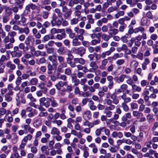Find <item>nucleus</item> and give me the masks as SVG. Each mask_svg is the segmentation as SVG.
<instances>
[{
    "label": "nucleus",
    "mask_w": 158,
    "mask_h": 158,
    "mask_svg": "<svg viewBox=\"0 0 158 158\" xmlns=\"http://www.w3.org/2000/svg\"><path fill=\"white\" fill-rule=\"evenodd\" d=\"M90 103L89 107L90 109L93 110H95L97 108V107L94 105V102L92 100H91L90 101Z\"/></svg>",
    "instance_id": "31"
},
{
    "label": "nucleus",
    "mask_w": 158,
    "mask_h": 158,
    "mask_svg": "<svg viewBox=\"0 0 158 158\" xmlns=\"http://www.w3.org/2000/svg\"><path fill=\"white\" fill-rule=\"evenodd\" d=\"M6 60H7L6 57L5 55H2L0 59V64L4 62Z\"/></svg>",
    "instance_id": "61"
},
{
    "label": "nucleus",
    "mask_w": 158,
    "mask_h": 158,
    "mask_svg": "<svg viewBox=\"0 0 158 158\" xmlns=\"http://www.w3.org/2000/svg\"><path fill=\"white\" fill-rule=\"evenodd\" d=\"M106 98L108 99L110 98L112 99L116 94L114 93L111 94L110 92H108L106 93Z\"/></svg>",
    "instance_id": "30"
},
{
    "label": "nucleus",
    "mask_w": 158,
    "mask_h": 158,
    "mask_svg": "<svg viewBox=\"0 0 158 158\" xmlns=\"http://www.w3.org/2000/svg\"><path fill=\"white\" fill-rule=\"evenodd\" d=\"M50 34L48 35H45L42 41L43 42H45L48 41L50 39Z\"/></svg>",
    "instance_id": "38"
},
{
    "label": "nucleus",
    "mask_w": 158,
    "mask_h": 158,
    "mask_svg": "<svg viewBox=\"0 0 158 158\" xmlns=\"http://www.w3.org/2000/svg\"><path fill=\"white\" fill-rule=\"evenodd\" d=\"M47 99L50 101L51 105L52 107L55 108L58 106V103L53 97H52L50 98H47Z\"/></svg>",
    "instance_id": "3"
},
{
    "label": "nucleus",
    "mask_w": 158,
    "mask_h": 158,
    "mask_svg": "<svg viewBox=\"0 0 158 158\" xmlns=\"http://www.w3.org/2000/svg\"><path fill=\"white\" fill-rule=\"evenodd\" d=\"M26 21V18L24 16V15L22 14L21 15L20 21H18V24L19 25L20 24V23H25Z\"/></svg>",
    "instance_id": "25"
},
{
    "label": "nucleus",
    "mask_w": 158,
    "mask_h": 158,
    "mask_svg": "<svg viewBox=\"0 0 158 158\" xmlns=\"http://www.w3.org/2000/svg\"><path fill=\"white\" fill-rule=\"evenodd\" d=\"M109 106L108 107H107L106 108V110H112L114 109L115 108V106L112 104V103H111L108 105Z\"/></svg>",
    "instance_id": "41"
},
{
    "label": "nucleus",
    "mask_w": 158,
    "mask_h": 158,
    "mask_svg": "<svg viewBox=\"0 0 158 158\" xmlns=\"http://www.w3.org/2000/svg\"><path fill=\"white\" fill-rule=\"evenodd\" d=\"M67 85V81H60L55 85V86L58 90H60L61 87Z\"/></svg>",
    "instance_id": "6"
},
{
    "label": "nucleus",
    "mask_w": 158,
    "mask_h": 158,
    "mask_svg": "<svg viewBox=\"0 0 158 158\" xmlns=\"http://www.w3.org/2000/svg\"><path fill=\"white\" fill-rule=\"evenodd\" d=\"M57 57L58 61L60 64L63 62H64V61L65 60L63 56H57Z\"/></svg>",
    "instance_id": "54"
},
{
    "label": "nucleus",
    "mask_w": 158,
    "mask_h": 158,
    "mask_svg": "<svg viewBox=\"0 0 158 158\" xmlns=\"http://www.w3.org/2000/svg\"><path fill=\"white\" fill-rule=\"evenodd\" d=\"M118 9V7L114 6L113 7V6H111L109 7L108 9V12L109 13H110L113 12V11L116 10Z\"/></svg>",
    "instance_id": "43"
},
{
    "label": "nucleus",
    "mask_w": 158,
    "mask_h": 158,
    "mask_svg": "<svg viewBox=\"0 0 158 158\" xmlns=\"http://www.w3.org/2000/svg\"><path fill=\"white\" fill-rule=\"evenodd\" d=\"M29 32V29L27 27L24 28L20 27L19 32V34L24 33L26 35H28Z\"/></svg>",
    "instance_id": "9"
},
{
    "label": "nucleus",
    "mask_w": 158,
    "mask_h": 158,
    "mask_svg": "<svg viewBox=\"0 0 158 158\" xmlns=\"http://www.w3.org/2000/svg\"><path fill=\"white\" fill-rule=\"evenodd\" d=\"M158 38V36L156 34H152L150 36L151 39L153 40H156Z\"/></svg>",
    "instance_id": "64"
},
{
    "label": "nucleus",
    "mask_w": 158,
    "mask_h": 158,
    "mask_svg": "<svg viewBox=\"0 0 158 158\" xmlns=\"http://www.w3.org/2000/svg\"><path fill=\"white\" fill-rule=\"evenodd\" d=\"M51 134L53 135L60 134V132L57 128L54 127L52 128L51 130Z\"/></svg>",
    "instance_id": "20"
},
{
    "label": "nucleus",
    "mask_w": 158,
    "mask_h": 158,
    "mask_svg": "<svg viewBox=\"0 0 158 158\" xmlns=\"http://www.w3.org/2000/svg\"><path fill=\"white\" fill-rule=\"evenodd\" d=\"M31 151L34 154H36L37 152V149L35 146L31 147Z\"/></svg>",
    "instance_id": "59"
},
{
    "label": "nucleus",
    "mask_w": 158,
    "mask_h": 158,
    "mask_svg": "<svg viewBox=\"0 0 158 158\" xmlns=\"http://www.w3.org/2000/svg\"><path fill=\"white\" fill-rule=\"evenodd\" d=\"M6 66L11 70H14L16 68V66L14 64H12L11 61H8L6 63Z\"/></svg>",
    "instance_id": "19"
},
{
    "label": "nucleus",
    "mask_w": 158,
    "mask_h": 158,
    "mask_svg": "<svg viewBox=\"0 0 158 158\" xmlns=\"http://www.w3.org/2000/svg\"><path fill=\"white\" fill-rule=\"evenodd\" d=\"M22 127L26 131H28L31 134H33L34 131V129L31 128L29 124H26L22 126Z\"/></svg>",
    "instance_id": "5"
},
{
    "label": "nucleus",
    "mask_w": 158,
    "mask_h": 158,
    "mask_svg": "<svg viewBox=\"0 0 158 158\" xmlns=\"http://www.w3.org/2000/svg\"><path fill=\"white\" fill-rule=\"evenodd\" d=\"M111 31H112V33L109 31L108 32L109 35H112L113 34L115 35L117 34L118 32V30L116 29H113Z\"/></svg>",
    "instance_id": "44"
},
{
    "label": "nucleus",
    "mask_w": 158,
    "mask_h": 158,
    "mask_svg": "<svg viewBox=\"0 0 158 158\" xmlns=\"http://www.w3.org/2000/svg\"><path fill=\"white\" fill-rule=\"evenodd\" d=\"M11 55L13 57L19 58L22 55V51L17 46H15L13 48V51L11 52Z\"/></svg>",
    "instance_id": "1"
},
{
    "label": "nucleus",
    "mask_w": 158,
    "mask_h": 158,
    "mask_svg": "<svg viewBox=\"0 0 158 158\" xmlns=\"http://www.w3.org/2000/svg\"><path fill=\"white\" fill-rule=\"evenodd\" d=\"M74 61L76 63H79L81 65H84L85 63V60L82 58H75L74 59Z\"/></svg>",
    "instance_id": "12"
},
{
    "label": "nucleus",
    "mask_w": 158,
    "mask_h": 158,
    "mask_svg": "<svg viewBox=\"0 0 158 158\" xmlns=\"http://www.w3.org/2000/svg\"><path fill=\"white\" fill-rule=\"evenodd\" d=\"M64 74L69 76L72 74V69L70 68H66L64 71Z\"/></svg>",
    "instance_id": "37"
},
{
    "label": "nucleus",
    "mask_w": 158,
    "mask_h": 158,
    "mask_svg": "<svg viewBox=\"0 0 158 158\" xmlns=\"http://www.w3.org/2000/svg\"><path fill=\"white\" fill-rule=\"evenodd\" d=\"M64 45L67 47H69L70 46V42L69 40L66 39L63 41Z\"/></svg>",
    "instance_id": "60"
},
{
    "label": "nucleus",
    "mask_w": 158,
    "mask_h": 158,
    "mask_svg": "<svg viewBox=\"0 0 158 158\" xmlns=\"http://www.w3.org/2000/svg\"><path fill=\"white\" fill-rule=\"evenodd\" d=\"M58 73H57L56 76L53 74H52L49 76L50 78V80L52 81H55L58 79Z\"/></svg>",
    "instance_id": "36"
},
{
    "label": "nucleus",
    "mask_w": 158,
    "mask_h": 158,
    "mask_svg": "<svg viewBox=\"0 0 158 158\" xmlns=\"http://www.w3.org/2000/svg\"><path fill=\"white\" fill-rule=\"evenodd\" d=\"M32 138V136L30 134H28L27 136L24 137L23 139V141L27 143V140H30Z\"/></svg>",
    "instance_id": "27"
},
{
    "label": "nucleus",
    "mask_w": 158,
    "mask_h": 158,
    "mask_svg": "<svg viewBox=\"0 0 158 158\" xmlns=\"http://www.w3.org/2000/svg\"><path fill=\"white\" fill-rule=\"evenodd\" d=\"M113 97L114 98L112 99L113 100V103L115 105H117L119 103V100L117 98L116 94H115Z\"/></svg>",
    "instance_id": "40"
},
{
    "label": "nucleus",
    "mask_w": 158,
    "mask_h": 158,
    "mask_svg": "<svg viewBox=\"0 0 158 158\" xmlns=\"http://www.w3.org/2000/svg\"><path fill=\"white\" fill-rule=\"evenodd\" d=\"M110 58L108 57V59H105L102 60L101 62V65L100 66L99 68L101 69H103L105 68L106 66L108 63V60H109Z\"/></svg>",
    "instance_id": "8"
},
{
    "label": "nucleus",
    "mask_w": 158,
    "mask_h": 158,
    "mask_svg": "<svg viewBox=\"0 0 158 158\" xmlns=\"http://www.w3.org/2000/svg\"><path fill=\"white\" fill-rule=\"evenodd\" d=\"M9 16L5 15L3 16L2 17V22L4 23H6L9 20L10 18Z\"/></svg>",
    "instance_id": "45"
},
{
    "label": "nucleus",
    "mask_w": 158,
    "mask_h": 158,
    "mask_svg": "<svg viewBox=\"0 0 158 158\" xmlns=\"http://www.w3.org/2000/svg\"><path fill=\"white\" fill-rule=\"evenodd\" d=\"M91 117V113L89 111H85L83 115V118L85 119H89Z\"/></svg>",
    "instance_id": "13"
},
{
    "label": "nucleus",
    "mask_w": 158,
    "mask_h": 158,
    "mask_svg": "<svg viewBox=\"0 0 158 158\" xmlns=\"http://www.w3.org/2000/svg\"><path fill=\"white\" fill-rule=\"evenodd\" d=\"M15 3L17 7L19 8V9L21 10L23 8L24 3L22 2L20 0H15Z\"/></svg>",
    "instance_id": "11"
},
{
    "label": "nucleus",
    "mask_w": 158,
    "mask_h": 158,
    "mask_svg": "<svg viewBox=\"0 0 158 158\" xmlns=\"http://www.w3.org/2000/svg\"><path fill=\"white\" fill-rule=\"evenodd\" d=\"M71 14L72 11L71 10H68V11L65 13V14L64 15V18L67 19L70 16Z\"/></svg>",
    "instance_id": "34"
},
{
    "label": "nucleus",
    "mask_w": 158,
    "mask_h": 158,
    "mask_svg": "<svg viewBox=\"0 0 158 158\" xmlns=\"http://www.w3.org/2000/svg\"><path fill=\"white\" fill-rule=\"evenodd\" d=\"M65 50L63 47H60L57 50L58 52L60 54L63 55L65 53Z\"/></svg>",
    "instance_id": "47"
},
{
    "label": "nucleus",
    "mask_w": 158,
    "mask_h": 158,
    "mask_svg": "<svg viewBox=\"0 0 158 158\" xmlns=\"http://www.w3.org/2000/svg\"><path fill=\"white\" fill-rule=\"evenodd\" d=\"M55 12L57 14V16L59 18H62V20H63V18L62 17V13L61 12L59 8H56L55 10Z\"/></svg>",
    "instance_id": "32"
},
{
    "label": "nucleus",
    "mask_w": 158,
    "mask_h": 158,
    "mask_svg": "<svg viewBox=\"0 0 158 158\" xmlns=\"http://www.w3.org/2000/svg\"><path fill=\"white\" fill-rule=\"evenodd\" d=\"M132 89L137 92H140L141 90V88L139 86H138L136 85H132Z\"/></svg>",
    "instance_id": "29"
},
{
    "label": "nucleus",
    "mask_w": 158,
    "mask_h": 158,
    "mask_svg": "<svg viewBox=\"0 0 158 158\" xmlns=\"http://www.w3.org/2000/svg\"><path fill=\"white\" fill-rule=\"evenodd\" d=\"M45 47L48 54H52L54 52V49L52 47H47V45H45Z\"/></svg>",
    "instance_id": "18"
},
{
    "label": "nucleus",
    "mask_w": 158,
    "mask_h": 158,
    "mask_svg": "<svg viewBox=\"0 0 158 158\" xmlns=\"http://www.w3.org/2000/svg\"><path fill=\"white\" fill-rule=\"evenodd\" d=\"M64 68L61 66H59L57 69V72H58V73L60 74V73H63L64 72V69H63Z\"/></svg>",
    "instance_id": "55"
},
{
    "label": "nucleus",
    "mask_w": 158,
    "mask_h": 158,
    "mask_svg": "<svg viewBox=\"0 0 158 158\" xmlns=\"http://www.w3.org/2000/svg\"><path fill=\"white\" fill-rule=\"evenodd\" d=\"M77 68L78 70H83L85 72V70H88L86 67L83 66L81 64H78L76 65Z\"/></svg>",
    "instance_id": "35"
},
{
    "label": "nucleus",
    "mask_w": 158,
    "mask_h": 158,
    "mask_svg": "<svg viewBox=\"0 0 158 158\" xmlns=\"http://www.w3.org/2000/svg\"><path fill=\"white\" fill-rule=\"evenodd\" d=\"M52 20L51 21V23L52 26L56 25L60 26L61 25L62 21L58 18L55 14H53L52 16Z\"/></svg>",
    "instance_id": "2"
},
{
    "label": "nucleus",
    "mask_w": 158,
    "mask_h": 158,
    "mask_svg": "<svg viewBox=\"0 0 158 158\" xmlns=\"http://www.w3.org/2000/svg\"><path fill=\"white\" fill-rule=\"evenodd\" d=\"M107 80L109 81L108 87L110 89L113 88L114 82L113 81V77L111 76H108L107 77Z\"/></svg>",
    "instance_id": "7"
},
{
    "label": "nucleus",
    "mask_w": 158,
    "mask_h": 158,
    "mask_svg": "<svg viewBox=\"0 0 158 158\" xmlns=\"http://www.w3.org/2000/svg\"><path fill=\"white\" fill-rule=\"evenodd\" d=\"M59 79L63 80L64 81H67V77L65 75H60L58 73V79Z\"/></svg>",
    "instance_id": "28"
},
{
    "label": "nucleus",
    "mask_w": 158,
    "mask_h": 158,
    "mask_svg": "<svg viewBox=\"0 0 158 158\" xmlns=\"http://www.w3.org/2000/svg\"><path fill=\"white\" fill-rule=\"evenodd\" d=\"M122 56H120L119 54L117 53L115 54L112 57H110V58H111V59L112 60H116L118 58L121 57H122Z\"/></svg>",
    "instance_id": "50"
},
{
    "label": "nucleus",
    "mask_w": 158,
    "mask_h": 158,
    "mask_svg": "<svg viewBox=\"0 0 158 158\" xmlns=\"http://www.w3.org/2000/svg\"><path fill=\"white\" fill-rule=\"evenodd\" d=\"M110 38V37L109 35H106L105 34H102V39L104 40L107 41L109 40Z\"/></svg>",
    "instance_id": "58"
},
{
    "label": "nucleus",
    "mask_w": 158,
    "mask_h": 158,
    "mask_svg": "<svg viewBox=\"0 0 158 158\" xmlns=\"http://www.w3.org/2000/svg\"><path fill=\"white\" fill-rule=\"evenodd\" d=\"M148 20L145 17H143L141 19L140 24L143 26L148 25Z\"/></svg>",
    "instance_id": "16"
},
{
    "label": "nucleus",
    "mask_w": 158,
    "mask_h": 158,
    "mask_svg": "<svg viewBox=\"0 0 158 158\" xmlns=\"http://www.w3.org/2000/svg\"><path fill=\"white\" fill-rule=\"evenodd\" d=\"M78 19L73 18L71 20L70 24L72 25L77 24L78 22Z\"/></svg>",
    "instance_id": "46"
},
{
    "label": "nucleus",
    "mask_w": 158,
    "mask_h": 158,
    "mask_svg": "<svg viewBox=\"0 0 158 158\" xmlns=\"http://www.w3.org/2000/svg\"><path fill=\"white\" fill-rule=\"evenodd\" d=\"M128 76H127L126 75L122 74L119 77L118 80H119L120 82H123L124 80V79L125 77H128Z\"/></svg>",
    "instance_id": "42"
},
{
    "label": "nucleus",
    "mask_w": 158,
    "mask_h": 158,
    "mask_svg": "<svg viewBox=\"0 0 158 158\" xmlns=\"http://www.w3.org/2000/svg\"><path fill=\"white\" fill-rule=\"evenodd\" d=\"M17 35V33L14 31H11L8 33V35L10 36V37H14Z\"/></svg>",
    "instance_id": "51"
},
{
    "label": "nucleus",
    "mask_w": 158,
    "mask_h": 158,
    "mask_svg": "<svg viewBox=\"0 0 158 158\" xmlns=\"http://www.w3.org/2000/svg\"><path fill=\"white\" fill-rule=\"evenodd\" d=\"M124 60L123 59H120L118 60L116 62L117 64L118 65H120L124 63Z\"/></svg>",
    "instance_id": "62"
},
{
    "label": "nucleus",
    "mask_w": 158,
    "mask_h": 158,
    "mask_svg": "<svg viewBox=\"0 0 158 158\" xmlns=\"http://www.w3.org/2000/svg\"><path fill=\"white\" fill-rule=\"evenodd\" d=\"M75 50L77 51V53L81 56H82L85 53L86 49L83 47H80L77 49L75 48Z\"/></svg>",
    "instance_id": "4"
},
{
    "label": "nucleus",
    "mask_w": 158,
    "mask_h": 158,
    "mask_svg": "<svg viewBox=\"0 0 158 158\" xmlns=\"http://www.w3.org/2000/svg\"><path fill=\"white\" fill-rule=\"evenodd\" d=\"M89 65L91 67L94 68L96 70L98 68L97 64L96 62L94 61H92L91 62H90Z\"/></svg>",
    "instance_id": "24"
},
{
    "label": "nucleus",
    "mask_w": 158,
    "mask_h": 158,
    "mask_svg": "<svg viewBox=\"0 0 158 158\" xmlns=\"http://www.w3.org/2000/svg\"><path fill=\"white\" fill-rule=\"evenodd\" d=\"M138 62L136 60H134L131 62V66L134 67L135 68L138 66Z\"/></svg>",
    "instance_id": "39"
},
{
    "label": "nucleus",
    "mask_w": 158,
    "mask_h": 158,
    "mask_svg": "<svg viewBox=\"0 0 158 158\" xmlns=\"http://www.w3.org/2000/svg\"><path fill=\"white\" fill-rule=\"evenodd\" d=\"M31 37L28 36L26 38L25 41V43L26 44L27 48L28 46H30V41L31 40ZM27 48V49H28Z\"/></svg>",
    "instance_id": "33"
},
{
    "label": "nucleus",
    "mask_w": 158,
    "mask_h": 158,
    "mask_svg": "<svg viewBox=\"0 0 158 158\" xmlns=\"http://www.w3.org/2000/svg\"><path fill=\"white\" fill-rule=\"evenodd\" d=\"M146 16L149 19H153V15L152 12L150 11H149L146 13Z\"/></svg>",
    "instance_id": "56"
},
{
    "label": "nucleus",
    "mask_w": 158,
    "mask_h": 158,
    "mask_svg": "<svg viewBox=\"0 0 158 158\" xmlns=\"http://www.w3.org/2000/svg\"><path fill=\"white\" fill-rule=\"evenodd\" d=\"M66 37V35L65 32H63L61 34H57L56 35V38L59 40H61L65 38Z\"/></svg>",
    "instance_id": "14"
},
{
    "label": "nucleus",
    "mask_w": 158,
    "mask_h": 158,
    "mask_svg": "<svg viewBox=\"0 0 158 158\" xmlns=\"http://www.w3.org/2000/svg\"><path fill=\"white\" fill-rule=\"evenodd\" d=\"M68 57L66 58V62L67 64L69 63L72 61L73 59V56L71 53H68L67 54Z\"/></svg>",
    "instance_id": "17"
},
{
    "label": "nucleus",
    "mask_w": 158,
    "mask_h": 158,
    "mask_svg": "<svg viewBox=\"0 0 158 158\" xmlns=\"http://www.w3.org/2000/svg\"><path fill=\"white\" fill-rule=\"evenodd\" d=\"M28 98L32 102H35L36 99L32 96L31 94H28L27 96Z\"/></svg>",
    "instance_id": "48"
},
{
    "label": "nucleus",
    "mask_w": 158,
    "mask_h": 158,
    "mask_svg": "<svg viewBox=\"0 0 158 158\" xmlns=\"http://www.w3.org/2000/svg\"><path fill=\"white\" fill-rule=\"evenodd\" d=\"M12 43H10L8 44H6L5 45V48L6 49H10L12 48L13 47V45L12 44Z\"/></svg>",
    "instance_id": "49"
},
{
    "label": "nucleus",
    "mask_w": 158,
    "mask_h": 158,
    "mask_svg": "<svg viewBox=\"0 0 158 158\" xmlns=\"http://www.w3.org/2000/svg\"><path fill=\"white\" fill-rule=\"evenodd\" d=\"M48 115L47 112H41L39 114V116L40 117H46Z\"/></svg>",
    "instance_id": "52"
},
{
    "label": "nucleus",
    "mask_w": 158,
    "mask_h": 158,
    "mask_svg": "<svg viewBox=\"0 0 158 158\" xmlns=\"http://www.w3.org/2000/svg\"><path fill=\"white\" fill-rule=\"evenodd\" d=\"M121 107L122 108L123 110L125 112H127L129 110V108L125 102H123L122 103Z\"/></svg>",
    "instance_id": "26"
},
{
    "label": "nucleus",
    "mask_w": 158,
    "mask_h": 158,
    "mask_svg": "<svg viewBox=\"0 0 158 158\" xmlns=\"http://www.w3.org/2000/svg\"><path fill=\"white\" fill-rule=\"evenodd\" d=\"M38 80L37 78H34L31 79L29 81L30 84L31 85H37L38 83Z\"/></svg>",
    "instance_id": "21"
},
{
    "label": "nucleus",
    "mask_w": 158,
    "mask_h": 158,
    "mask_svg": "<svg viewBox=\"0 0 158 158\" xmlns=\"http://www.w3.org/2000/svg\"><path fill=\"white\" fill-rule=\"evenodd\" d=\"M100 42V39H98V40H93L91 41V43L92 45H95L99 43Z\"/></svg>",
    "instance_id": "53"
},
{
    "label": "nucleus",
    "mask_w": 158,
    "mask_h": 158,
    "mask_svg": "<svg viewBox=\"0 0 158 158\" xmlns=\"http://www.w3.org/2000/svg\"><path fill=\"white\" fill-rule=\"evenodd\" d=\"M49 13L46 11H43V17L44 19L48 18Z\"/></svg>",
    "instance_id": "57"
},
{
    "label": "nucleus",
    "mask_w": 158,
    "mask_h": 158,
    "mask_svg": "<svg viewBox=\"0 0 158 158\" xmlns=\"http://www.w3.org/2000/svg\"><path fill=\"white\" fill-rule=\"evenodd\" d=\"M46 60L45 58L44 57L40 58L39 60H36V63L38 65H40V64L45 63Z\"/></svg>",
    "instance_id": "23"
},
{
    "label": "nucleus",
    "mask_w": 158,
    "mask_h": 158,
    "mask_svg": "<svg viewBox=\"0 0 158 158\" xmlns=\"http://www.w3.org/2000/svg\"><path fill=\"white\" fill-rule=\"evenodd\" d=\"M50 25V23L48 21H46L43 25V27L45 28L49 27Z\"/></svg>",
    "instance_id": "63"
},
{
    "label": "nucleus",
    "mask_w": 158,
    "mask_h": 158,
    "mask_svg": "<svg viewBox=\"0 0 158 158\" xmlns=\"http://www.w3.org/2000/svg\"><path fill=\"white\" fill-rule=\"evenodd\" d=\"M2 7L5 9V11L7 15L10 16L12 14V9L9 6H3Z\"/></svg>",
    "instance_id": "10"
},
{
    "label": "nucleus",
    "mask_w": 158,
    "mask_h": 158,
    "mask_svg": "<svg viewBox=\"0 0 158 158\" xmlns=\"http://www.w3.org/2000/svg\"><path fill=\"white\" fill-rule=\"evenodd\" d=\"M72 43L73 45L74 46H78L81 44L80 42L79 41L78 38L76 37L73 40Z\"/></svg>",
    "instance_id": "15"
},
{
    "label": "nucleus",
    "mask_w": 158,
    "mask_h": 158,
    "mask_svg": "<svg viewBox=\"0 0 158 158\" xmlns=\"http://www.w3.org/2000/svg\"><path fill=\"white\" fill-rule=\"evenodd\" d=\"M48 148L47 146L44 145L41 147V150L42 152H44V153L46 155H48L49 154V152L48 151H47V149Z\"/></svg>",
    "instance_id": "22"
}]
</instances>
